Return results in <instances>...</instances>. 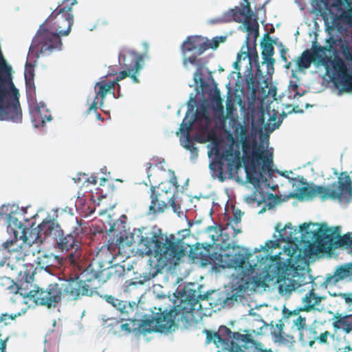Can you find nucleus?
Returning a JSON list of instances; mask_svg holds the SVG:
<instances>
[{"label":"nucleus","instance_id":"obj_27","mask_svg":"<svg viewBox=\"0 0 352 352\" xmlns=\"http://www.w3.org/2000/svg\"><path fill=\"white\" fill-rule=\"evenodd\" d=\"M352 315H343L336 313L330 320H332V326L335 330L342 329L345 333L352 331V320H349Z\"/></svg>","mask_w":352,"mask_h":352},{"label":"nucleus","instance_id":"obj_25","mask_svg":"<svg viewBox=\"0 0 352 352\" xmlns=\"http://www.w3.org/2000/svg\"><path fill=\"white\" fill-rule=\"evenodd\" d=\"M195 120V116L192 118L186 119L184 118L180 124L179 131L184 137V143L181 142V145L190 152V160L194 162L198 157L199 150L194 144L191 142V139L188 134V129Z\"/></svg>","mask_w":352,"mask_h":352},{"label":"nucleus","instance_id":"obj_51","mask_svg":"<svg viewBox=\"0 0 352 352\" xmlns=\"http://www.w3.org/2000/svg\"><path fill=\"white\" fill-rule=\"evenodd\" d=\"M111 85L107 82H96L94 85V91L97 92V95L111 94V92H113V90L111 89Z\"/></svg>","mask_w":352,"mask_h":352},{"label":"nucleus","instance_id":"obj_63","mask_svg":"<svg viewBox=\"0 0 352 352\" xmlns=\"http://www.w3.org/2000/svg\"><path fill=\"white\" fill-rule=\"evenodd\" d=\"M224 23L231 22L232 21H235V13L233 8H230L226 12H223V14L221 16Z\"/></svg>","mask_w":352,"mask_h":352},{"label":"nucleus","instance_id":"obj_28","mask_svg":"<svg viewBox=\"0 0 352 352\" xmlns=\"http://www.w3.org/2000/svg\"><path fill=\"white\" fill-rule=\"evenodd\" d=\"M156 186H151V204L148 207V210L146 213L147 215L155 214L157 213L163 212L167 208V204L164 201H162L159 202L160 193L155 192Z\"/></svg>","mask_w":352,"mask_h":352},{"label":"nucleus","instance_id":"obj_13","mask_svg":"<svg viewBox=\"0 0 352 352\" xmlns=\"http://www.w3.org/2000/svg\"><path fill=\"white\" fill-rule=\"evenodd\" d=\"M145 230L144 227L139 228H134L133 232L126 235L125 239L120 236L118 241L119 243H123L128 247H130L133 243L142 245V248L139 249L140 254L151 255L152 246L155 241H157V234H161V230L159 228H153L152 230L143 232Z\"/></svg>","mask_w":352,"mask_h":352},{"label":"nucleus","instance_id":"obj_19","mask_svg":"<svg viewBox=\"0 0 352 352\" xmlns=\"http://www.w3.org/2000/svg\"><path fill=\"white\" fill-rule=\"evenodd\" d=\"M155 317V313H153L152 316L135 313L133 318L121 317L120 320L122 321H130L131 325L133 326L134 331H138V333L145 336L146 333L157 332V329L151 327V324H155V319H153Z\"/></svg>","mask_w":352,"mask_h":352},{"label":"nucleus","instance_id":"obj_10","mask_svg":"<svg viewBox=\"0 0 352 352\" xmlns=\"http://www.w3.org/2000/svg\"><path fill=\"white\" fill-rule=\"evenodd\" d=\"M63 50L62 38H59L54 31L51 30L47 26H44V23H41L32 38L28 58L35 53L34 57L38 59L40 56H49Z\"/></svg>","mask_w":352,"mask_h":352},{"label":"nucleus","instance_id":"obj_6","mask_svg":"<svg viewBox=\"0 0 352 352\" xmlns=\"http://www.w3.org/2000/svg\"><path fill=\"white\" fill-rule=\"evenodd\" d=\"M190 63V69L191 67H195L196 70L193 74V84H190V87H194L195 93H190L189 99L186 102L187 111L185 114L186 119H190L196 117L194 110L197 102L196 98L198 95L202 96L207 94L209 99L213 98L220 93L217 87V83L212 76L211 72L204 63L199 60H193L188 59Z\"/></svg>","mask_w":352,"mask_h":352},{"label":"nucleus","instance_id":"obj_7","mask_svg":"<svg viewBox=\"0 0 352 352\" xmlns=\"http://www.w3.org/2000/svg\"><path fill=\"white\" fill-rule=\"evenodd\" d=\"M34 225V223L31 226L30 235L36 243H43L47 237H51L63 251L78 248L77 238L72 232L65 234L57 220L50 214L36 228H33Z\"/></svg>","mask_w":352,"mask_h":352},{"label":"nucleus","instance_id":"obj_57","mask_svg":"<svg viewBox=\"0 0 352 352\" xmlns=\"http://www.w3.org/2000/svg\"><path fill=\"white\" fill-rule=\"evenodd\" d=\"M197 109H199L203 114H207L209 108L210 107V102L204 99V96L200 99L199 103L195 104Z\"/></svg>","mask_w":352,"mask_h":352},{"label":"nucleus","instance_id":"obj_8","mask_svg":"<svg viewBox=\"0 0 352 352\" xmlns=\"http://www.w3.org/2000/svg\"><path fill=\"white\" fill-rule=\"evenodd\" d=\"M202 289L201 285H198L195 283H189L188 285L184 288L179 289L178 288L175 290V296L177 297H180L182 298V301H184L186 302L188 305H189V309L190 311L192 310H199L201 307V305L197 307L198 302L201 300H208L210 298V296L214 295L215 293L212 292H207L204 294H201V292L200 289ZM242 296L240 294H237V293L232 294L229 295V293H223L221 294V296L215 298L211 297V300L214 302H210L211 305L214 304L215 306L217 305H222L223 307H231L234 305L235 302H238L239 300H241ZM187 308L186 307V309Z\"/></svg>","mask_w":352,"mask_h":352},{"label":"nucleus","instance_id":"obj_31","mask_svg":"<svg viewBox=\"0 0 352 352\" xmlns=\"http://www.w3.org/2000/svg\"><path fill=\"white\" fill-rule=\"evenodd\" d=\"M233 133L229 131L227 134V139L230 143L234 144H236V142L246 136V126L243 123L239 121H234L232 124Z\"/></svg>","mask_w":352,"mask_h":352},{"label":"nucleus","instance_id":"obj_41","mask_svg":"<svg viewBox=\"0 0 352 352\" xmlns=\"http://www.w3.org/2000/svg\"><path fill=\"white\" fill-rule=\"evenodd\" d=\"M266 201L264 202L265 204L264 207L258 212V214H263L265 212L266 208L268 210L273 209L276 205L281 203V199L276 195L272 192H267Z\"/></svg>","mask_w":352,"mask_h":352},{"label":"nucleus","instance_id":"obj_14","mask_svg":"<svg viewBox=\"0 0 352 352\" xmlns=\"http://www.w3.org/2000/svg\"><path fill=\"white\" fill-rule=\"evenodd\" d=\"M260 139V144L258 145L255 142L252 144L251 157H249L246 153L243 155L242 162L245 170H248L250 168L260 167L262 164V159L263 155L269 151H272L273 148H270L269 150H265V144L267 146L269 144L270 133H264L261 129L258 132Z\"/></svg>","mask_w":352,"mask_h":352},{"label":"nucleus","instance_id":"obj_54","mask_svg":"<svg viewBox=\"0 0 352 352\" xmlns=\"http://www.w3.org/2000/svg\"><path fill=\"white\" fill-rule=\"evenodd\" d=\"M310 310H311V305H305V306L298 307V308L293 310L292 311H291L289 309L284 307L283 309V318H288L291 316L292 314L297 315V314H298L300 311H309Z\"/></svg>","mask_w":352,"mask_h":352},{"label":"nucleus","instance_id":"obj_44","mask_svg":"<svg viewBox=\"0 0 352 352\" xmlns=\"http://www.w3.org/2000/svg\"><path fill=\"white\" fill-rule=\"evenodd\" d=\"M107 303L110 304L116 310L119 311L122 316L123 309L125 308V303L124 300H119L114 296L109 294L100 296Z\"/></svg>","mask_w":352,"mask_h":352},{"label":"nucleus","instance_id":"obj_2","mask_svg":"<svg viewBox=\"0 0 352 352\" xmlns=\"http://www.w3.org/2000/svg\"><path fill=\"white\" fill-rule=\"evenodd\" d=\"M222 240L223 244L220 245V250L224 252L223 253L211 252L210 250V256L212 258V261H219L223 268H232L238 276L247 277L244 282L256 270H261L263 264H265L267 259H272L275 256H270L269 254H256L266 246H274V241H266L264 245H261L259 248L254 249L243 247L240 250L236 252L235 249L239 248V246L226 243L224 238H222ZM244 283L239 286L240 291L245 292L247 289H243Z\"/></svg>","mask_w":352,"mask_h":352},{"label":"nucleus","instance_id":"obj_5","mask_svg":"<svg viewBox=\"0 0 352 352\" xmlns=\"http://www.w3.org/2000/svg\"><path fill=\"white\" fill-rule=\"evenodd\" d=\"M12 72L8 63L0 64V121L20 124L23 121L20 94L14 84Z\"/></svg>","mask_w":352,"mask_h":352},{"label":"nucleus","instance_id":"obj_49","mask_svg":"<svg viewBox=\"0 0 352 352\" xmlns=\"http://www.w3.org/2000/svg\"><path fill=\"white\" fill-rule=\"evenodd\" d=\"M316 58L318 60L317 65H322L327 72L330 70V67L333 66V61L326 56L321 54H316Z\"/></svg>","mask_w":352,"mask_h":352},{"label":"nucleus","instance_id":"obj_21","mask_svg":"<svg viewBox=\"0 0 352 352\" xmlns=\"http://www.w3.org/2000/svg\"><path fill=\"white\" fill-rule=\"evenodd\" d=\"M307 273L309 272L305 271V281L298 283V278H292L291 276L284 277V280H280V278H275L276 283H278V292L281 295L290 294L292 292L297 290L301 286L311 283V287L314 288L316 283L314 282V278L311 274H309L307 277Z\"/></svg>","mask_w":352,"mask_h":352},{"label":"nucleus","instance_id":"obj_30","mask_svg":"<svg viewBox=\"0 0 352 352\" xmlns=\"http://www.w3.org/2000/svg\"><path fill=\"white\" fill-rule=\"evenodd\" d=\"M153 253L154 257L150 258L147 261V264L150 270V272L148 273L153 275V278H155L159 273H162V270L165 267L167 268L168 263H165L161 255Z\"/></svg>","mask_w":352,"mask_h":352},{"label":"nucleus","instance_id":"obj_16","mask_svg":"<svg viewBox=\"0 0 352 352\" xmlns=\"http://www.w3.org/2000/svg\"><path fill=\"white\" fill-rule=\"evenodd\" d=\"M18 210V205H3L0 208V219H3L6 221L8 232L12 233L16 239H23V242H26L28 236L23 224L12 215L17 213Z\"/></svg>","mask_w":352,"mask_h":352},{"label":"nucleus","instance_id":"obj_53","mask_svg":"<svg viewBox=\"0 0 352 352\" xmlns=\"http://www.w3.org/2000/svg\"><path fill=\"white\" fill-rule=\"evenodd\" d=\"M18 239H14L11 240H7L6 241L3 242L2 244V246L5 249H8V252H20L21 250V245H15Z\"/></svg>","mask_w":352,"mask_h":352},{"label":"nucleus","instance_id":"obj_15","mask_svg":"<svg viewBox=\"0 0 352 352\" xmlns=\"http://www.w3.org/2000/svg\"><path fill=\"white\" fill-rule=\"evenodd\" d=\"M186 307L178 305V309L175 308L170 311L155 313V325L157 327V332L168 333L171 327L175 321L187 320L188 316L185 314L188 311H185Z\"/></svg>","mask_w":352,"mask_h":352},{"label":"nucleus","instance_id":"obj_9","mask_svg":"<svg viewBox=\"0 0 352 352\" xmlns=\"http://www.w3.org/2000/svg\"><path fill=\"white\" fill-rule=\"evenodd\" d=\"M320 227H322V223H304L299 226L298 229L293 226L291 223H287L284 227H282L281 223H277L275 227V232L272 236L273 239L267 241H274L275 243L274 246H266L265 248H262L261 252L256 254H268L267 252L270 249L278 247L279 241H293L295 244L298 243V245H301L302 241H304L307 236L316 232Z\"/></svg>","mask_w":352,"mask_h":352},{"label":"nucleus","instance_id":"obj_20","mask_svg":"<svg viewBox=\"0 0 352 352\" xmlns=\"http://www.w3.org/2000/svg\"><path fill=\"white\" fill-rule=\"evenodd\" d=\"M109 266L105 268L102 262H98L97 269H91V274L99 282L102 283H106L113 274L121 277L126 274L125 265L118 263L112 265L111 261L109 262Z\"/></svg>","mask_w":352,"mask_h":352},{"label":"nucleus","instance_id":"obj_33","mask_svg":"<svg viewBox=\"0 0 352 352\" xmlns=\"http://www.w3.org/2000/svg\"><path fill=\"white\" fill-rule=\"evenodd\" d=\"M290 113H288V112L286 113L285 111H282L281 113H280L279 118L276 122L265 124V111L262 109L261 112V116L258 120V123L259 125L263 126L264 129L270 133H272L276 129L279 128V126L281 125L283 122V120L285 118H286L287 116Z\"/></svg>","mask_w":352,"mask_h":352},{"label":"nucleus","instance_id":"obj_34","mask_svg":"<svg viewBox=\"0 0 352 352\" xmlns=\"http://www.w3.org/2000/svg\"><path fill=\"white\" fill-rule=\"evenodd\" d=\"M260 46L261 48V57L263 60L266 58H273L274 54V48L272 45V38L265 33L261 41Z\"/></svg>","mask_w":352,"mask_h":352},{"label":"nucleus","instance_id":"obj_26","mask_svg":"<svg viewBox=\"0 0 352 352\" xmlns=\"http://www.w3.org/2000/svg\"><path fill=\"white\" fill-rule=\"evenodd\" d=\"M346 278L352 280V262L346 263L336 267L333 274H328L327 281L339 283Z\"/></svg>","mask_w":352,"mask_h":352},{"label":"nucleus","instance_id":"obj_60","mask_svg":"<svg viewBox=\"0 0 352 352\" xmlns=\"http://www.w3.org/2000/svg\"><path fill=\"white\" fill-rule=\"evenodd\" d=\"M248 28L249 31L248 33H247L245 40V45H247L249 43V41L250 40V35L252 33L256 30L259 29V25L257 21H254L252 22H250L248 21Z\"/></svg>","mask_w":352,"mask_h":352},{"label":"nucleus","instance_id":"obj_55","mask_svg":"<svg viewBox=\"0 0 352 352\" xmlns=\"http://www.w3.org/2000/svg\"><path fill=\"white\" fill-rule=\"evenodd\" d=\"M125 308L123 309L122 317L130 318V314L134 311L135 308H138V305L135 301H124Z\"/></svg>","mask_w":352,"mask_h":352},{"label":"nucleus","instance_id":"obj_29","mask_svg":"<svg viewBox=\"0 0 352 352\" xmlns=\"http://www.w3.org/2000/svg\"><path fill=\"white\" fill-rule=\"evenodd\" d=\"M216 157V164L218 166V169L216 168L214 162H210L209 169L210 172H212V177L213 178L218 177L220 182H224L226 177L223 169L224 166V161H226V159H224L223 155H221L220 153H217Z\"/></svg>","mask_w":352,"mask_h":352},{"label":"nucleus","instance_id":"obj_36","mask_svg":"<svg viewBox=\"0 0 352 352\" xmlns=\"http://www.w3.org/2000/svg\"><path fill=\"white\" fill-rule=\"evenodd\" d=\"M31 105H29V113L32 124L35 128L43 127L45 125V118L43 117L42 111H39V107H33Z\"/></svg>","mask_w":352,"mask_h":352},{"label":"nucleus","instance_id":"obj_59","mask_svg":"<svg viewBox=\"0 0 352 352\" xmlns=\"http://www.w3.org/2000/svg\"><path fill=\"white\" fill-rule=\"evenodd\" d=\"M107 94H101V95H97V92H95V96H94V100L91 102L90 107L88 108L87 112L90 113L92 111H96L97 108H98V102H97L96 100L98 98H100V100L104 101Z\"/></svg>","mask_w":352,"mask_h":352},{"label":"nucleus","instance_id":"obj_50","mask_svg":"<svg viewBox=\"0 0 352 352\" xmlns=\"http://www.w3.org/2000/svg\"><path fill=\"white\" fill-rule=\"evenodd\" d=\"M27 99L30 100L36 96V86L34 78H25Z\"/></svg>","mask_w":352,"mask_h":352},{"label":"nucleus","instance_id":"obj_3","mask_svg":"<svg viewBox=\"0 0 352 352\" xmlns=\"http://www.w3.org/2000/svg\"><path fill=\"white\" fill-rule=\"evenodd\" d=\"M60 283H52L46 290L37 287L36 292L30 291L27 294L20 293L24 298L33 300L36 305L47 306L48 309L55 307L63 295L68 300H76L82 296H92L97 292L96 288L90 289L85 280L78 276H58Z\"/></svg>","mask_w":352,"mask_h":352},{"label":"nucleus","instance_id":"obj_61","mask_svg":"<svg viewBox=\"0 0 352 352\" xmlns=\"http://www.w3.org/2000/svg\"><path fill=\"white\" fill-rule=\"evenodd\" d=\"M276 328L280 331L279 332H276L275 331H274L272 334L279 339V342H281V343H283L285 344L286 342V340L281 335V333L280 331H283V328H284V324L283 322V320H278V323H277L276 324Z\"/></svg>","mask_w":352,"mask_h":352},{"label":"nucleus","instance_id":"obj_64","mask_svg":"<svg viewBox=\"0 0 352 352\" xmlns=\"http://www.w3.org/2000/svg\"><path fill=\"white\" fill-rule=\"evenodd\" d=\"M239 164H240L232 161L231 159H229V160L227 161V169L229 179H233L234 170V168H238Z\"/></svg>","mask_w":352,"mask_h":352},{"label":"nucleus","instance_id":"obj_47","mask_svg":"<svg viewBox=\"0 0 352 352\" xmlns=\"http://www.w3.org/2000/svg\"><path fill=\"white\" fill-rule=\"evenodd\" d=\"M204 250L200 257V262L201 265L206 266L210 265L212 261V258L210 256V248L212 244L208 243H201Z\"/></svg>","mask_w":352,"mask_h":352},{"label":"nucleus","instance_id":"obj_58","mask_svg":"<svg viewBox=\"0 0 352 352\" xmlns=\"http://www.w3.org/2000/svg\"><path fill=\"white\" fill-rule=\"evenodd\" d=\"M265 63L267 65V74L270 78H272V75L274 73V63L275 59L274 58H269L263 60L262 64Z\"/></svg>","mask_w":352,"mask_h":352},{"label":"nucleus","instance_id":"obj_43","mask_svg":"<svg viewBox=\"0 0 352 352\" xmlns=\"http://www.w3.org/2000/svg\"><path fill=\"white\" fill-rule=\"evenodd\" d=\"M35 53L31 56V57L28 58L27 56V60L25 65V70H24V78H34V68L37 64V60L34 57Z\"/></svg>","mask_w":352,"mask_h":352},{"label":"nucleus","instance_id":"obj_22","mask_svg":"<svg viewBox=\"0 0 352 352\" xmlns=\"http://www.w3.org/2000/svg\"><path fill=\"white\" fill-rule=\"evenodd\" d=\"M244 50L245 51V56L243 57V60L248 59V65L246 66L245 69V78L247 83V88L251 91H254L255 87L254 85V76L252 67L253 65H257L259 63V56L255 47H250L249 43L247 45L243 43Z\"/></svg>","mask_w":352,"mask_h":352},{"label":"nucleus","instance_id":"obj_39","mask_svg":"<svg viewBox=\"0 0 352 352\" xmlns=\"http://www.w3.org/2000/svg\"><path fill=\"white\" fill-rule=\"evenodd\" d=\"M256 67V77L258 78L256 81L254 79V87L253 88H255V90L254 91H252V93L256 91L258 88L261 87V88H267L268 87V79L269 78H265L263 72L261 69L260 63H258L257 65H254Z\"/></svg>","mask_w":352,"mask_h":352},{"label":"nucleus","instance_id":"obj_11","mask_svg":"<svg viewBox=\"0 0 352 352\" xmlns=\"http://www.w3.org/2000/svg\"><path fill=\"white\" fill-rule=\"evenodd\" d=\"M189 244L183 241V239L176 238L174 234L168 236L162 234H157V241L152 246L151 254L153 252L161 255L166 263H168L167 269H170L173 263L179 261L185 256L187 248Z\"/></svg>","mask_w":352,"mask_h":352},{"label":"nucleus","instance_id":"obj_18","mask_svg":"<svg viewBox=\"0 0 352 352\" xmlns=\"http://www.w3.org/2000/svg\"><path fill=\"white\" fill-rule=\"evenodd\" d=\"M119 64L123 65L126 71L131 73V79L133 83H139V76L143 69L142 57L138 54L131 50L124 54H120L118 57Z\"/></svg>","mask_w":352,"mask_h":352},{"label":"nucleus","instance_id":"obj_37","mask_svg":"<svg viewBox=\"0 0 352 352\" xmlns=\"http://www.w3.org/2000/svg\"><path fill=\"white\" fill-rule=\"evenodd\" d=\"M56 256L53 254H45L42 257H38V265L41 269H43L46 272L50 275L54 276V269L52 267V261L56 259Z\"/></svg>","mask_w":352,"mask_h":352},{"label":"nucleus","instance_id":"obj_35","mask_svg":"<svg viewBox=\"0 0 352 352\" xmlns=\"http://www.w3.org/2000/svg\"><path fill=\"white\" fill-rule=\"evenodd\" d=\"M133 274L135 276L133 278L125 281L126 287L134 286L135 287H138L144 285L146 282L153 278V275L149 273L144 272L142 274H138L133 272Z\"/></svg>","mask_w":352,"mask_h":352},{"label":"nucleus","instance_id":"obj_48","mask_svg":"<svg viewBox=\"0 0 352 352\" xmlns=\"http://www.w3.org/2000/svg\"><path fill=\"white\" fill-rule=\"evenodd\" d=\"M289 182L292 183L294 190L300 192L307 182L302 176L298 175L296 177H292Z\"/></svg>","mask_w":352,"mask_h":352},{"label":"nucleus","instance_id":"obj_23","mask_svg":"<svg viewBox=\"0 0 352 352\" xmlns=\"http://www.w3.org/2000/svg\"><path fill=\"white\" fill-rule=\"evenodd\" d=\"M334 87L338 90V95L341 96L343 91L351 90L350 85H352V60L351 67L344 70H338L333 73L331 78Z\"/></svg>","mask_w":352,"mask_h":352},{"label":"nucleus","instance_id":"obj_62","mask_svg":"<svg viewBox=\"0 0 352 352\" xmlns=\"http://www.w3.org/2000/svg\"><path fill=\"white\" fill-rule=\"evenodd\" d=\"M217 333H219L220 338L228 339L229 341H231L232 333L234 332L226 326H221Z\"/></svg>","mask_w":352,"mask_h":352},{"label":"nucleus","instance_id":"obj_56","mask_svg":"<svg viewBox=\"0 0 352 352\" xmlns=\"http://www.w3.org/2000/svg\"><path fill=\"white\" fill-rule=\"evenodd\" d=\"M248 336V335L241 334L239 332H234L233 333H232L230 340H233L235 343H236L237 345L239 346L240 349H241L242 344L247 339ZM242 350L243 349H242Z\"/></svg>","mask_w":352,"mask_h":352},{"label":"nucleus","instance_id":"obj_1","mask_svg":"<svg viewBox=\"0 0 352 352\" xmlns=\"http://www.w3.org/2000/svg\"><path fill=\"white\" fill-rule=\"evenodd\" d=\"M322 227L307 236L302 243L305 245L302 247L295 244V246L287 245L283 247V250L288 256L284 261H281L280 254H276L272 259H267L263 264L262 270L265 272L256 273L254 276L248 278L244 285L243 289H251L252 290L265 285V282L273 281L275 278L284 280V277L291 276L298 278V283L305 281V271L309 272L308 267V258L318 250L326 248V243L323 239ZM270 256L272 254H269Z\"/></svg>","mask_w":352,"mask_h":352},{"label":"nucleus","instance_id":"obj_42","mask_svg":"<svg viewBox=\"0 0 352 352\" xmlns=\"http://www.w3.org/2000/svg\"><path fill=\"white\" fill-rule=\"evenodd\" d=\"M273 165V152L269 151L267 153L263 155V159H262V164L260 167L261 168L262 170L265 171V174L267 173L268 176L272 177Z\"/></svg>","mask_w":352,"mask_h":352},{"label":"nucleus","instance_id":"obj_40","mask_svg":"<svg viewBox=\"0 0 352 352\" xmlns=\"http://www.w3.org/2000/svg\"><path fill=\"white\" fill-rule=\"evenodd\" d=\"M210 108L217 116L221 117L224 120L223 100L221 94L210 99Z\"/></svg>","mask_w":352,"mask_h":352},{"label":"nucleus","instance_id":"obj_46","mask_svg":"<svg viewBox=\"0 0 352 352\" xmlns=\"http://www.w3.org/2000/svg\"><path fill=\"white\" fill-rule=\"evenodd\" d=\"M311 54L308 50H305L298 58L297 65L299 69H308L311 64Z\"/></svg>","mask_w":352,"mask_h":352},{"label":"nucleus","instance_id":"obj_17","mask_svg":"<svg viewBox=\"0 0 352 352\" xmlns=\"http://www.w3.org/2000/svg\"><path fill=\"white\" fill-rule=\"evenodd\" d=\"M322 233L326 248L334 250L340 247L352 248V235L350 234L340 235L341 227L333 226L329 228L326 223H322Z\"/></svg>","mask_w":352,"mask_h":352},{"label":"nucleus","instance_id":"obj_52","mask_svg":"<svg viewBox=\"0 0 352 352\" xmlns=\"http://www.w3.org/2000/svg\"><path fill=\"white\" fill-rule=\"evenodd\" d=\"M204 248L201 243H197L195 247H190L188 256L193 260L200 259Z\"/></svg>","mask_w":352,"mask_h":352},{"label":"nucleus","instance_id":"obj_45","mask_svg":"<svg viewBox=\"0 0 352 352\" xmlns=\"http://www.w3.org/2000/svg\"><path fill=\"white\" fill-rule=\"evenodd\" d=\"M258 167H254L248 168V174L250 177L256 175L260 184H263L266 188H270V183L265 176V171L262 170L261 168L258 170Z\"/></svg>","mask_w":352,"mask_h":352},{"label":"nucleus","instance_id":"obj_12","mask_svg":"<svg viewBox=\"0 0 352 352\" xmlns=\"http://www.w3.org/2000/svg\"><path fill=\"white\" fill-rule=\"evenodd\" d=\"M219 45L218 40H209L206 37L199 35L188 36L183 41L180 46L181 54L182 56V65L186 69H190V63L188 59L199 60L207 65V60L205 58L200 57L207 50H216Z\"/></svg>","mask_w":352,"mask_h":352},{"label":"nucleus","instance_id":"obj_24","mask_svg":"<svg viewBox=\"0 0 352 352\" xmlns=\"http://www.w3.org/2000/svg\"><path fill=\"white\" fill-rule=\"evenodd\" d=\"M203 332L206 335V341L207 344L213 342L217 347H219L221 344L226 352H246L241 349L239 346L233 340L229 341L228 339L220 338L219 333L217 332H212L207 329H204Z\"/></svg>","mask_w":352,"mask_h":352},{"label":"nucleus","instance_id":"obj_38","mask_svg":"<svg viewBox=\"0 0 352 352\" xmlns=\"http://www.w3.org/2000/svg\"><path fill=\"white\" fill-rule=\"evenodd\" d=\"M225 230H226V228H223V226L214 223V224L213 226H208L207 228H206L203 230V232L210 233L213 231L215 232V234L210 235V237L211 238L212 241V244H213L215 243V241H218L219 236H222L223 237V236H226V238H224L225 241L228 240L229 235L224 234Z\"/></svg>","mask_w":352,"mask_h":352},{"label":"nucleus","instance_id":"obj_4","mask_svg":"<svg viewBox=\"0 0 352 352\" xmlns=\"http://www.w3.org/2000/svg\"><path fill=\"white\" fill-rule=\"evenodd\" d=\"M311 185L307 182L300 192H291L283 201L289 197H296L300 201H309L317 196L321 201L329 199L338 201L340 205H347L352 200L351 179L346 172L341 173L337 181L327 186L315 185L313 182Z\"/></svg>","mask_w":352,"mask_h":352},{"label":"nucleus","instance_id":"obj_32","mask_svg":"<svg viewBox=\"0 0 352 352\" xmlns=\"http://www.w3.org/2000/svg\"><path fill=\"white\" fill-rule=\"evenodd\" d=\"M245 178H246V182L250 183L253 185L254 188V192H256V195L258 194L259 195V199L257 201V205L260 206L263 202H265L266 201V194L262 187L261 184H260L259 181L258 180V178L256 175L253 177H250V175L248 174V170L246 169L245 170Z\"/></svg>","mask_w":352,"mask_h":352}]
</instances>
